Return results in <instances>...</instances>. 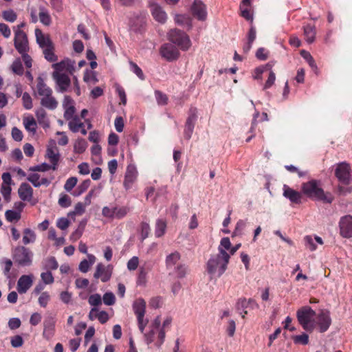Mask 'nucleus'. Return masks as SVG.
<instances>
[{"instance_id": "1", "label": "nucleus", "mask_w": 352, "mask_h": 352, "mask_svg": "<svg viewBox=\"0 0 352 352\" xmlns=\"http://www.w3.org/2000/svg\"><path fill=\"white\" fill-rule=\"evenodd\" d=\"M54 71L52 77L55 82V89L58 93L67 92L71 87L70 76L75 70V61L65 58L52 65Z\"/></svg>"}, {"instance_id": "2", "label": "nucleus", "mask_w": 352, "mask_h": 352, "mask_svg": "<svg viewBox=\"0 0 352 352\" xmlns=\"http://www.w3.org/2000/svg\"><path fill=\"white\" fill-rule=\"evenodd\" d=\"M230 248V239L222 238L218 247L219 253L212 255L207 263V271L210 274L219 277L224 273L230 259V255L226 250H229Z\"/></svg>"}, {"instance_id": "3", "label": "nucleus", "mask_w": 352, "mask_h": 352, "mask_svg": "<svg viewBox=\"0 0 352 352\" xmlns=\"http://www.w3.org/2000/svg\"><path fill=\"white\" fill-rule=\"evenodd\" d=\"M302 193L314 201H320L324 204H331L334 199L330 192H324L321 181L311 179L301 185Z\"/></svg>"}, {"instance_id": "4", "label": "nucleus", "mask_w": 352, "mask_h": 352, "mask_svg": "<svg viewBox=\"0 0 352 352\" xmlns=\"http://www.w3.org/2000/svg\"><path fill=\"white\" fill-rule=\"evenodd\" d=\"M37 94L41 98V105L50 110H54L58 106V102L52 96V89L47 85L41 77L38 78L36 85Z\"/></svg>"}, {"instance_id": "5", "label": "nucleus", "mask_w": 352, "mask_h": 352, "mask_svg": "<svg viewBox=\"0 0 352 352\" xmlns=\"http://www.w3.org/2000/svg\"><path fill=\"white\" fill-rule=\"evenodd\" d=\"M168 38L171 43L177 45L182 51L188 50L192 45L188 35L178 29L170 30L168 33Z\"/></svg>"}, {"instance_id": "6", "label": "nucleus", "mask_w": 352, "mask_h": 352, "mask_svg": "<svg viewBox=\"0 0 352 352\" xmlns=\"http://www.w3.org/2000/svg\"><path fill=\"white\" fill-rule=\"evenodd\" d=\"M296 316L298 321L305 331H311L313 330L314 326L311 322L316 316L315 311L309 306H305L297 311Z\"/></svg>"}, {"instance_id": "7", "label": "nucleus", "mask_w": 352, "mask_h": 352, "mask_svg": "<svg viewBox=\"0 0 352 352\" xmlns=\"http://www.w3.org/2000/svg\"><path fill=\"white\" fill-rule=\"evenodd\" d=\"M129 212L127 206H118L114 204H110L108 206H104L102 209V215L104 217L111 219H123Z\"/></svg>"}, {"instance_id": "8", "label": "nucleus", "mask_w": 352, "mask_h": 352, "mask_svg": "<svg viewBox=\"0 0 352 352\" xmlns=\"http://www.w3.org/2000/svg\"><path fill=\"white\" fill-rule=\"evenodd\" d=\"M32 252L24 246L17 247L14 250V258L19 265H30L32 262Z\"/></svg>"}, {"instance_id": "9", "label": "nucleus", "mask_w": 352, "mask_h": 352, "mask_svg": "<svg viewBox=\"0 0 352 352\" xmlns=\"http://www.w3.org/2000/svg\"><path fill=\"white\" fill-rule=\"evenodd\" d=\"M160 54L162 58L169 62L177 60L180 56L179 49L171 43L163 44L160 47Z\"/></svg>"}, {"instance_id": "10", "label": "nucleus", "mask_w": 352, "mask_h": 352, "mask_svg": "<svg viewBox=\"0 0 352 352\" xmlns=\"http://www.w3.org/2000/svg\"><path fill=\"white\" fill-rule=\"evenodd\" d=\"M335 175L340 184L349 185L351 181V167L349 164L342 162L337 165Z\"/></svg>"}, {"instance_id": "11", "label": "nucleus", "mask_w": 352, "mask_h": 352, "mask_svg": "<svg viewBox=\"0 0 352 352\" xmlns=\"http://www.w3.org/2000/svg\"><path fill=\"white\" fill-rule=\"evenodd\" d=\"M14 45L17 52L21 53L28 52L29 50L28 41L26 34L21 30H14Z\"/></svg>"}, {"instance_id": "12", "label": "nucleus", "mask_w": 352, "mask_h": 352, "mask_svg": "<svg viewBox=\"0 0 352 352\" xmlns=\"http://www.w3.org/2000/svg\"><path fill=\"white\" fill-rule=\"evenodd\" d=\"M197 120V109L192 107L189 110L188 116L185 123V128L184 131V138L188 140H190L192 137Z\"/></svg>"}, {"instance_id": "13", "label": "nucleus", "mask_w": 352, "mask_h": 352, "mask_svg": "<svg viewBox=\"0 0 352 352\" xmlns=\"http://www.w3.org/2000/svg\"><path fill=\"white\" fill-rule=\"evenodd\" d=\"M340 233L344 238L352 237V216L342 217L339 221Z\"/></svg>"}, {"instance_id": "14", "label": "nucleus", "mask_w": 352, "mask_h": 352, "mask_svg": "<svg viewBox=\"0 0 352 352\" xmlns=\"http://www.w3.org/2000/svg\"><path fill=\"white\" fill-rule=\"evenodd\" d=\"M56 319L53 316H48L43 322V337L47 340H50L55 334Z\"/></svg>"}, {"instance_id": "15", "label": "nucleus", "mask_w": 352, "mask_h": 352, "mask_svg": "<svg viewBox=\"0 0 352 352\" xmlns=\"http://www.w3.org/2000/svg\"><path fill=\"white\" fill-rule=\"evenodd\" d=\"M149 6L155 20L160 23H164L167 19V14L164 9L154 1H149Z\"/></svg>"}, {"instance_id": "16", "label": "nucleus", "mask_w": 352, "mask_h": 352, "mask_svg": "<svg viewBox=\"0 0 352 352\" xmlns=\"http://www.w3.org/2000/svg\"><path fill=\"white\" fill-rule=\"evenodd\" d=\"M192 14L199 21H204L207 17L206 5L201 0H195L191 7Z\"/></svg>"}, {"instance_id": "17", "label": "nucleus", "mask_w": 352, "mask_h": 352, "mask_svg": "<svg viewBox=\"0 0 352 352\" xmlns=\"http://www.w3.org/2000/svg\"><path fill=\"white\" fill-rule=\"evenodd\" d=\"M283 196L292 204H300L302 198V192H298L285 184L283 186Z\"/></svg>"}, {"instance_id": "18", "label": "nucleus", "mask_w": 352, "mask_h": 352, "mask_svg": "<svg viewBox=\"0 0 352 352\" xmlns=\"http://www.w3.org/2000/svg\"><path fill=\"white\" fill-rule=\"evenodd\" d=\"M111 276V270L109 267H105L102 263H98L94 277L96 279L100 278L103 283L107 282Z\"/></svg>"}, {"instance_id": "19", "label": "nucleus", "mask_w": 352, "mask_h": 352, "mask_svg": "<svg viewBox=\"0 0 352 352\" xmlns=\"http://www.w3.org/2000/svg\"><path fill=\"white\" fill-rule=\"evenodd\" d=\"M318 324L319 326L320 331L321 333H324L327 331L331 324V319L330 318V314L329 311H321L318 316Z\"/></svg>"}, {"instance_id": "20", "label": "nucleus", "mask_w": 352, "mask_h": 352, "mask_svg": "<svg viewBox=\"0 0 352 352\" xmlns=\"http://www.w3.org/2000/svg\"><path fill=\"white\" fill-rule=\"evenodd\" d=\"M33 279L32 275H23L17 282V292L22 294L28 292L32 285Z\"/></svg>"}, {"instance_id": "21", "label": "nucleus", "mask_w": 352, "mask_h": 352, "mask_svg": "<svg viewBox=\"0 0 352 352\" xmlns=\"http://www.w3.org/2000/svg\"><path fill=\"white\" fill-rule=\"evenodd\" d=\"M45 156L49 159L51 164L52 165V170H56L60 160L58 148L56 146H48Z\"/></svg>"}, {"instance_id": "22", "label": "nucleus", "mask_w": 352, "mask_h": 352, "mask_svg": "<svg viewBox=\"0 0 352 352\" xmlns=\"http://www.w3.org/2000/svg\"><path fill=\"white\" fill-rule=\"evenodd\" d=\"M35 36L36 43L43 50L54 45L50 36L48 35H45L38 28L35 30Z\"/></svg>"}, {"instance_id": "23", "label": "nucleus", "mask_w": 352, "mask_h": 352, "mask_svg": "<svg viewBox=\"0 0 352 352\" xmlns=\"http://www.w3.org/2000/svg\"><path fill=\"white\" fill-rule=\"evenodd\" d=\"M18 194L22 201H30L33 196V189L27 183H22L19 189Z\"/></svg>"}, {"instance_id": "24", "label": "nucleus", "mask_w": 352, "mask_h": 352, "mask_svg": "<svg viewBox=\"0 0 352 352\" xmlns=\"http://www.w3.org/2000/svg\"><path fill=\"white\" fill-rule=\"evenodd\" d=\"M35 115L38 124L43 128L50 127V120L47 116V113L43 107L38 108L35 111Z\"/></svg>"}, {"instance_id": "25", "label": "nucleus", "mask_w": 352, "mask_h": 352, "mask_svg": "<svg viewBox=\"0 0 352 352\" xmlns=\"http://www.w3.org/2000/svg\"><path fill=\"white\" fill-rule=\"evenodd\" d=\"M181 258L180 254L175 251L167 255L166 257L165 263L168 270H172L176 267L179 263Z\"/></svg>"}, {"instance_id": "26", "label": "nucleus", "mask_w": 352, "mask_h": 352, "mask_svg": "<svg viewBox=\"0 0 352 352\" xmlns=\"http://www.w3.org/2000/svg\"><path fill=\"white\" fill-rule=\"evenodd\" d=\"M175 22L179 25L186 28L190 30L192 27V19L188 14H176L175 16Z\"/></svg>"}, {"instance_id": "27", "label": "nucleus", "mask_w": 352, "mask_h": 352, "mask_svg": "<svg viewBox=\"0 0 352 352\" xmlns=\"http://www.w3.org/2000/svg\"><path fill=\"white\" fill-rule=\"evenodd\" d=\"M136 170L133 166H128L124 177V185L126 189H129L135 179Z\"/></svg>"}, {"instance_id": "28", "label": "nucleus", "mask_w": 352, "mask_h": 352, "mask_svg": "<svg viewBox=\"0 0 352 352\" xmlns=\"http://www.w3.org/2000/svg\"><path fill=\"white\" fill-rule=\"evenodd\" d=\"M88 259H83L80 261L78 269L82 273H86L89 271L90 267L96 262V258L94 255L87 254Z\"/></svg>"}, {"instance_id": "29", "label": "nucleus", "mask_w": 352, "mask_h": 352, "mask_svg": "<svg viewBox=\"0 0 352 352\" xmlns=\"http://www.w3.org/2000/svg\"><path fill=\"white\" fill-rule=\"evenodd\" d=\"M132 307L136 316L145 315L146 302L144 299L138 298L135 300L133 303Z\"/></svg>"}, {"instance_id": "30", "label": "nucleus", "mask_w": 352, "mask_h": 352, "mask_svg": "<svg viewBox=\"0 0 352 352\" xmlns=\"http://www.w3.org/2000/svg\"><path fill=\"white\" fill-rule=\"evenodd\" d=\"M167 224L164 219H157L155 226V235L157 238L162 237L166 232Z\"/></svg>"}, {"instance_id": "31", "label": "nucleus", "mask_w": 352, "mask_h": 352, "mask_svg": "<svg viewBox=\"0 0 352 352\" xmlns=\"http://www.w3.org/2000/svg\"><path fill=\"white\" fill-rule=\"evenodd\" d=\"M23 123L25 126V129L28 131L32 133L33 134L36 133L37 124L36 120L32 116L24 118L23 120Z\"/></svg>"}, {"instance_id": "32", "label": "nucleus", "mask_w": 352, "mask_h": 352, "mask_svg": "<svg viewBox=\"0 0 352 352\" xmlns=\"http://www.w3.org/2000/svg\"><path fill=\"white\" fill-rule=\"evenodd\" d=\"M39 19L44 25L49 26L52 23V18L48 10L43 6L39 7Z\"/></svg>"}, {"instance_id": "33", "label": "nucleus", "mask_w": 352, "mask_h": 352, "mask_svg": "<svg viewBox=\"0 0 352 352\" xmlns=\"http://www.w3.org/2000/svg\"><path fill=\"white\" fill-rule=\"evenodd\" d=\"M304 35L307 43H313L316 37V30L314 26L310 24L304 26Z\"/></svg>"}, {"instance_id": "34", "label": "nucleus", "mask_w": 352, "mask_h": 352, "mask_svg": "<svg viewBox=\"0 0 352 352\" xmlns=\"http://www.w3.org/2000/svg\"><path fill=\"white\" fill-rule=\"evenodd\" d=\"M35 232L30 228H25L23 230V243L25 245L32 243L36 241Z\"/></svg>"}, {"instance_id": "35", "label": "nucleus", "mask_w": 352, "mask_h": 352, "mask_svg": "<svg viewBox=\"0 0 352 352\" xmlns=\"http://www.w3.org/2000/svg\"><path fill=\"white\" fill-rule=\"evenodd\" d=\"M87 147V143L82 138H78L74 145V152L78 154L84 153Z\"/></svg>"}, {"instance_id": "36", "label": "nucleus", "mask_w": 352, "mask_h": 352, "mask_svg": "<svg viewBox=\"0 0 352 352\" xmlns=\"http://www.w3.org/2000/svg\"><path fill=\"white\" fill-rule=\"evenodd\" d=\"M85 225H86V221H82L80 223L78 228L76 230H75L70 235V239L72 241H76L78 239L80 238V236H82V234L83 233Z\"/></svg>"}, {"instance_id": "37", "label": "nucleus", "mask_w": 352, "mask_h": 352, "mask_svg": "<svg viewBox=\"0 0 352 352\" xmlns=\"http://www.w3.org/2000/svg\"><path fill=\"white\" fill-rule=\"evenodd\" d=\"M5 217L8 222L12 223L14 221H18L21 217L19 212H16L13 210H8L5 212Z\"/></svg>"}, {"instance_id": "38", "label": "nucleus", "mask_w": 352, "mask_h": 352, "mask_svg": "<svg viewBox=\"0 0 352 352\" xmlns=\"http://www.w3.org/2000/svg\"><path fill=\"white\" fill-rule=\"evenodd\" d=\"M43 54L45 58L49 62H55L57 60V56L54 52V45L50 47L43 49Z\"/></svg>"}, {"instance_id": "39", "label": "nucleus", "mask_w": 352, "mask_h": 352, "mask_svg": "<svg viewBox=\"0 0 352 352\" xmlns=\"http://www.w3.org/2000/svg\"><path fill=\"white\" fill-rule=\"evenodd\" d=\"M2 16L5 21L10 23L14 22L17 18L16 12L12 9L4 10L2 12Z\"/></svg>"}, {"instance_id": "40", "label": "nucleus", "mask_w": 352, "mask_h": 352, "mask_svg": "<svg viewBox=\"0 0 352 352\" xmlns=\"http://www.w3.org/2000/svg\"><path fill=\"white\" fill-rule=\"evenodd\" d=\"M150 232L151 228L149 224L147 222H142L140 225V237L142 241L148 236Z\"/></svg>"}, {"instance_id": "41", "label": "nucleus", "mask_w": 352, "mask_h": 352, "mask_svg": "<svg viewBox=\"0 0 352 352\" xmlns=\"http://www.w3.org/2000/svg\"><path fill=\"white\" fill-rule=\"evenodd\" d=\"M12 72L19 76L23 74V67L22 63L19 58L16 59L12 64Z\"/></svg>"}, {"instance_id": "42", "label": "nucleus", "mask_w": 352, "mask_h": 352, "mask_svg": "<svg viewBox=\"0 0 352 352\" xmlns=\"http://www.w3.org/2000/svg\"><path fill=\"white\" fill-rule=\"evenodd\" d=\"M50 169H52V165L48 164L45 162L42 163L41 164H38L34 166H31L29 168L30 171H38V172H45L49 170Z\"/></svg>"}, {"instance_id": "43", "label": "nucleus", "mask_w": 352, "mask_h": 352, "mask_svg": "<svg viewBox=\"0 0 352 352\" xmlns=\"http://www.w3.org/2000/svg\"><path fill=\"white\" fill-rule=\"evenodd\" d=\"M173 270L177 276L179 278H184L187 273V267L185 264L179 263Z\"/></svg>"}, {"instance_id": "44", "label": "nucleus", "mask_w": 352, "mask_h": 352, "mask_svg": "<svg viewBox=\"0 0 352 352\" xmlns=\"http://www.w3.org/2000/svg\"><path fill=\"white\" fill-rule=\"evenodd\" d=\"M58 204L62 208H68L72 204V200L69 195L62 193L60 195L59 199H58Z\"/></svg>"}, {"instance_id": "45", "label": "nucleus", "mask_w": 352, "mask_h": 352, "mask_svg": "<svg viewBox=\"0 0 352 352\" xmlns=\"http://www.w3.org/2000/svg\"><path fill=\"white\" fill-rule=\"evenodd\" d=\"M155 97L159 105H165L168 102L167 96L159 90L155 91Z\"/></svg>"}, {"instance_id": "46", "label": "nucleus", "mask_w": 352, "mask_h": 352, "mask_svg": "<svg viewBox=\"0 0 352 352\" xmlns=\"http://www.w3.org/2000/svg\"><path fill=\"white\" fill-rule=\"evenodd\" d=\"M23 106L25 109H31L33 107L32 99L28 92L23 93L22 96Z\"/></svg>"}, {"instance_id": "47", "label": "nucleus", "mask_w": 352, "mask_h": 352, "mask_svg": "<svg viewBox=\"0 0 352 352\" xmlns=\"http://www.w3.org/2000/svg\"><path fill=\"white\" fill-rule=\"evenodd\" d=\"M293 340L295 344H301L305 345L309 342V336L307 333H303L301 335L294 336Z\"/></svg>"}, {"instance_id": "48", "label": "nucleus", "mask_w": 352, "mask_h": 352, "mask_svg": "<svg viewBox=\"0 0 352 352\" xmlns=\"http://www.w3.org/2000/svg\"><path fill=\"white\" fill-rule=\"evenodd\" d=\"M0 191L4 199L8 202L10 201V195H11V191H12V188H11L10 186L1 184Z\"/></svg>"}, {"instance_id": "49", "label": "nucleus", "mask_w": 352, "mask_h": 352, "mask_svg": "<svg viewBox=\"0 0 352 352\" xmlns=\"http://www.w3.org/2000/svg\"><path fill=\"white\" fill-rule=\"evenodd\" d=\"M41 278L44 285H50L54 283V278L51 272H42Z\"/></svg>"}, {"instance_id": "50", "label": "nucleus", "mask_w": 352, "mask_h": 352, "mask_svg": "<svg viewBox=\"0 0 352 352\" xmlns=\"http://www.w3.org/2000/svg\"><path fill=\"white\" fill-rule=\"evenodd\" d=\"M130 69L131 70L137 75V76L141 79L144 80V75L142 69L135 63L131 61L130 62Z\"/></svg>"}, {"instance_id": "51", "label": "nucleus", "mask_w": 352, "mask_h": 352, "mask_svg": "<svg viewBox=\"0 0 352 352\" xmlns=\"http://www.w3.org/2000/svg\"><path fill=\"white\" fill-rule=\"evenodd\" d=\"M2 263L4 265L3 267V274L8 278H10V270L12 266V262L10 259L8 258H3L2 260Z\"/></svg>"}, {"instance_id": "52", "label": "nucleus", "mask_w": 352, "mask_h": 352, "mask_svg": "<svg viewBox=\"0 0 352 352\" xmlns=\"http://www.w3.org/2000/svg\"><path fill=\"white\" fill-rule=\"evenodd\" d=\"M301 55L302 56L306 59V60L307 61V63H309V66L313 69H317V66H316V64L315 63V60L313 58V57L311 56V55L305 51V50H302L301 52Z\"/></svg>"}, {"instance_id": "53", "label": "nucleus", "mask_w": 352, "mask_h": 352, "mask_svg": "<svg viewBox=\"0 0 352 352\" xmlns=\"http://www.w3.org/2000/svg\"><path fill=\"white\" fill-rule=\"evenodd\" d=\"M45 269L55 270L58 267V262L55 257L51 256L46 260Z\"/></svg>"}, {"instance_id": "54", "label": "nucleus", "mask_w": 352, "mask_h": 352, "mask_svg": "<svg viewBox=\"0 0 352 352\" xmlns=\"http://www.w3.org/2000/svg\"><path fill=\"white\" fill-rule=\"evenodd\" d=\"M80 122V119L77 116H74V117L69 120V122L68 123L69 129L73 132V133H77L78 132V124Z\"/></svg>"}, {"instance_id": "55", "label": "nucleus", "mask_w": 352, "mask_h": 352, "mask_svg": "<svg viewBox=\"0 0 352 352\" xmlns=\"http://www.w3.org/2000/svg\"><path fill=\"white\" fill-rule=\"evenodd\" d=\"M78 179L75 177H69L67 179L64 188L67 192H70L76 185Z\"/></svg>"}, {"instance_id": "56", "label": "nucleus", "mask_w": 352, "mask_h": 352, "mask_svg": "<svg viewBox=\"0 0 352 352\" xmlns=\"http://www.w3.org/2000/svg\"><path fill=\"white\" fill-rule=\"evenodd\" d=\"M138 325L139 330L142 333H144V329L146 327L148 320L144 318V315L137 316Z\"/></svg>"}, {"instance_id": "57", "label": "nucleus", "mask_w": 352, "mask_h": 352, "mask_svg": "<svg viewBox=\"0 0 352 352\" xmlns=\"http://www.w3.org/2000/svg\"><path fill=\"white\" fill-rule=\"evenodd\" d=\"M88 302L91 306H98L102 303L101 296L98 294H91L89 297Z\"/></svg>"}, {"instance_id": "58", "label": "nucleus", "mask_w": 352, "mask_h": 352, "mask_svg": "<svg viewBox=\"0 0 352 352\" xmlns=\"http://www.w3.org/2000/svg\"><path fill=\"white\" fill-rule=\"evenodd\" d=\"M103 302L107 305H113L116 302V297L112 292H106L103 295Z\"/></svg>"}, {"instance_id": "59", "label": "nucleus", "mask_w": 352, "mask_h": 352, "mask_svg": "<svg viewBox=\"0 0 352 352\" xmlns=\"http://www.w3.org/2000/svg\"><path fill=\"white\" fill-rule=\"evenodd\" d=\"M256 28L253 25H251L250 29L249 30V32L248 34V50L251 47V45L254 41L256 38Z\"/></svg>"}, {"instance_id": "60", "label": "nucleus", "mask_w": 352, "mask_h": 352, "mask_svg": "<svg viewBox=\"0 0 352 352\" xmlns=\"http://www.w3.org/2000/svg\"><path fill=\"white\" fill-rule=\"evenodd\" d=\"M50 296L47 292L41 293L38 298V304L42 307H45L50 300Z\"/></svg>"}, {"instance_id": "61", "label": "nucleus", "mask_w": 352, "mask_h": 352, "mask_svg": "<svg viewBox=\"0 0 352 352\" xmlns=\"http://www.w3.org/2000/svg\"><path fill=\"white\" fill-rule=\"evenodd\" d=\"M27 179L32 183V184L36 187H40V184H38L40 180V175L38 173H31L27 177Z\"/></svg>"}, {"instance_id": "62", "label": "nucleus", "mask_w": 352, "mask_h": 352, "mask_svg": "<svg viewBox=\"0 0 352 352\" xmlns=\"http://www.w3.org/2000/svg\"><path fill=\"white\" fill-rule=\"evenodd\" d=\"M65 112H64V118L67 120H69L72 119L74 116V114L75 113V107L73 105H69V107H64Z\"/></svg>"}, {"instance_id": "63", "label": "nucleus", "mask_w": 352, "mask_h": 352, "mask_svg": "<svg viewBox=\"0 0 352 352\" xmlns=\"http://www.w3.org/2000/svg\"><path fill=\"white\" fill-rule=\"evenodd\" d=\"M305 245L307 248H308L310 251H314L316 250V245L314 243V239H313L311 236H306L304 238Z\"/></svg>"}, {"instance_id": "64", "label": "nucleus", "mask_w": 352, "mask_h": 352, "mask_svg": "<svg viewBox=\"0 0 352 352\" xmlns=\"http://www.w3.org/2000/svg\"><path fill=\"white\" fill-rule=\"evenodd\" d=\"M69 226V221L65 217L59 218L56 222V226L62 230H66Z\"/></svg>"}]
</instances>
